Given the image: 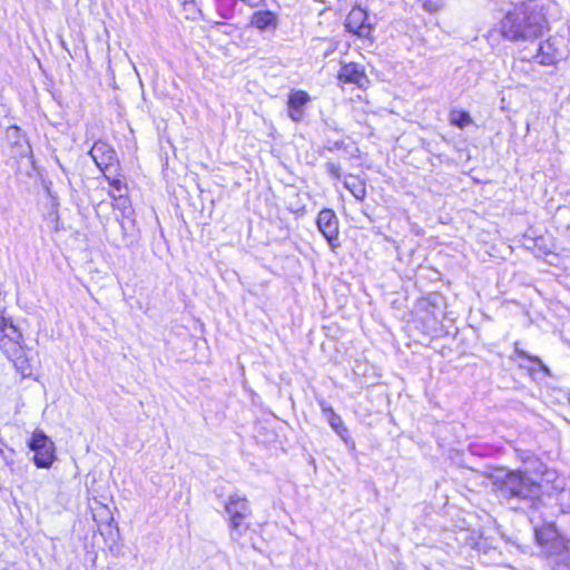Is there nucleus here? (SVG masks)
<instances>
[{"label": "nucleus", "mask_w": 570, "mask_h": 570, "mask_svg": "<svg viewBox=\"0 0 570 570\" xmlns=\"http://www.w3.org/2000/svg\"><path fill=\"white\" fill-rule=\"evenodd\" d=\"M549 30L544 9L524 1L514 4L500 21L502 37L511 41L538 38Z\"/></svg>", "instance_id": "f257e3e1"}, {"label": "nucleus", "mask_w": 570, "mask_h": 570, "mask_svg": "<svg viewBox=\"0 0 570 570\" xmlns=\"http://www.w3.org/2000/svg\"><path fill=\"white\" fill-rule=\"evenodd\" d=\"M534 541L540 548L543 559L563 562L570 552V538L557 525L556 522H543L534 527Z\"/></svg>", "instance_id": "f03ea898"}, {"label": "nucleus", "mask_w": 570, "mask_h": 570, "mask_svg": "<svg viewBox=\"0 0 570 570\" xmlns=\"http://www.w3.org/2000/svg\"><path fill=\"white\" fill-rule=\"evenodd\" d=\"M500 490L507 498L525 500L540 489V483L532 480L525 471H508L500 480Z\"/></svg>", "instance_id": "7ed1b4c3"}, {"label": "nucleus", "mask_w": 570, "mask_h": 570, "mask_svg": "<svg viewBox=\"0 0 570 570\" xmlns=\"http://www.w3.org/2000/svg\"><path fill=\"white\" fill-rule=\"evenodd\" d=\"M27 445L33 452L32 462L38 469H50L57 461L56 445L42 430H33Z\"/></svg>", "instance_id": "20e7f679"}, {"label": "nucleus", "mask_w": 570, "mask_h": 570, "mask_svg": "<svg viewBox=\"0 0 570 570\" xmlns=\"http://www.w3.org/2000/svg\"><path fill=\"white\" fill-rule=\"evenodd\" d=\"M336 80L341 87L350 85L361 91H366L372 87V80L365 67L356 61L342 62L336 73Z\"/></svg>", "instance_id": "39448f33"}, {"label": "nucleus", "mask_w": 570, "mask_h": 570, "mask_svg": "<svg viewBox=\"0 0 570 570\" xmlns=\"http://www.w3.org/2000/svg\"><path fill=\"white\" fill-rule=\"evenodd\" d=\"M315 224L318 232L325 238L330 249L336 253L341 247V240L340 218L335 210L328 207L322 208L315 217Z\"/></svg>", "instance_id": "423d86ee"}, {"label": "nucleus", "mask_w": 570, "mask_h": 570, "mask_svg": "<svg viewBox=\"0 0 570 570\" xmlns=\"http://www.w3.org/2000/svg\"><path fill=\"white\" fill-rule=\"evenodd\" d=\"M344 27L348 33L357 37L358 39L365 40L368 43H373L375 40L373 36L374 27L370 21L368 13L360 6H354L348 11L344 21Z\"/></svg>", "instance_id": "0eeeda50"}, {"label": "nucleus", "mask_w": 570, "mask_h": 570, "mask_svg": "<svg viewBox=\"0 0 570 570\" xmlns=\"http://www.w3.org/2000/svg\"><path fill=\"white\" fill-rule=\"evenodd\" d=\"M89 155L102 175H106V173L118 174L121 171V164L117 157L116 150L106 140H96L89 150Z\"/></svg>", "instance_id": "6e6552de"}, {"label": "nucleus", "mask_w": 570, "mask_h": 570, "mask_svg": "<svg viewBox=\"0 0 570 570\" xmlns=\"http://www.w3.org/2000/svg\"><path fill=\"white\" fill-rule=\"evenodd\" d=\"M1 350L12 362L16 370L22 377H29L32 374L31 361L27 355L24 347L14 336L1 343Z\"/></svg>", "instance_id": "1a4fd4ad"}, {"label": "nucleus", "mask_w": 570, "mask_h": 570, "mask_svg": "<svg viewBox=\"0 0 570 570\" xmlns=\"http://www.w3.org/2000/svg\"><path fill=\"white\" fill-rule=\"evenodd\" d=\"M563 51L556 37H548L540 42L534 58L541 66H556L562 60Z\"/></svg>", "instance_id": "9d476101"}, {"label": "nucleus", "mask_w": 570, "mask_h": 570, "mask_svg": "<svg viewBox=\"0 0 570 570\" xmlns=\"http://www.w3.org/2000/svg\"><path fill=\"white\" fill-rule=\"evenodd\" d=\"M311 101V96L307 91L297 89L292 90L287 97V115L288 117L299 122L304 118V107Z\"/></svg>", "instance_id": "9b49d317"}, {"label": "nucleus", "mask_w": 570, "mask_h": 570, "mask_svg": "<svg viewBox=\"0 0 570 570\" xmlns=\"http://www.w3.org/2000/svg\"><path fill=\"white\" fill-rule=\"evenodd\" d=\"M229 514V524L236 529L244 524L245 518L250 513L248 500L243 498H232L225 505Z\"/></svg>", "instance_id": "f8f14e48"}, {"label": "nucleus", "mask_w": 570, "mask_h": 570, "mask_svg": "<svg viewBox=\"0 0 570 570\" xmlns=\"http://www.w3.org/2000/svg\"><path fill=\"white\" fill-rule=\"evenodd\" d=\"M108 195L110 196L111 208L115 212H119V215L117 216L119 224L124 226L126 219H129L131 223H134V207L129 194L122 193L115 195L112 191H109Z\"/></svg>", "instance_id": "ddd939ff"}, {"label": "nucleus", "mask_w": 570, "mask_h": 570, "mask_svg": "<svg viewBox=\"0 0 570 570\" xmlns=\"http://www.w3.org/2000/svg\"><path fill=\"white\" fill-rule=\"evenodd\" d=\"M510 358L513 362L519 363L520 366L528 365L538 370L544 368L542 360L539 356L532 355L524 351L518 342L513 344V354L510 356Z\"/></svg>", "instance_id": "4468645a"}, {"label": "nucleus", "mask_w": 570, "mask_h": 570, "mask_svg": "<svg viewBox=\"0 0 570 570\" xmlns=\"http://www.w3.org/2000/svg\"><path fill=\"white\" fill-rule=\"evenodd\" d=\"M253 27L259 30H266L268 28H275L277 24L276 16L269 10L256 11L250 18Z\"/></svg>", "instance_id": "2eb2a0df"}, {"label": "nucleus", "mask_w": 570, "mask_h": 570, "mask_svg": "<svg viewBox=\"0 0 570 570\" xmlns=\"http://www.w3.org/2000/svg\"><path fill=\"white\" fill-rule=\"evenodd\" d=\"M344 187L358 200L366 197V181L360 176L348 175L344 181Z\"/></svg>", "instance_id": "dca6fc26"}, {"label": "nucleus", "mask_w": 570, "mask_h": 570, "mask_svg": "<svg viewBox=\"0 0 570 570\" xmlns=\"http://www.w3.org/2000/svg\"><path fill=\"white\" fill-rule=\"evenodd\" d=\"M449 121L450 125L460 129H463L473 124V119L468 111L456 109L450 111Z\"/></svg>", "instance_id": "f3484780"}, {"label": "nucleus", "mask_w": 570, "mask_h": 570, "mask_svg": "<svg viewBox=\"0 0 570 570\" xmlns=\"http://www.w3.org/2000/svg\"><path fill=\"white\" fill-rule=\"evenodd\" d=\"M12 336H17V338H19L21 335L18 333V330L12 322L6 318L2 312H0V344Z\"/></svg>", "instance_id": "a211bd4d"}, {"label": "nucleus", "mask_w": 570, "mask_h": 570, "mask_svg": "<svg viewBox=\"0 0 570 570\" xmlns=\"http://www.w3.org/2000/svg\"><path fill=\"white\" fill-rule=\"evenodd\" d=\"M104 178L108 181L111 190L110 191H125L128 193V185L125 181L124 176L120 174V171L117 174V177H111L109 173H106V175H102Z\"/></svg>", "instance_id": "6ab92c4d"}, {"label": "nucleus", "mask_w": 570, "mask_h": 570, "mask_svg": "<svg viewBox=\"0 0 570 570\" xmlns=\"http://www.w3.org/2000/svg\"><path fill=\"white\" fill-rule=\"evenodd\" d=\"M423 7L429 12H436L443 7V0H421Z\"/></svg>", "instance_id": "aec40b11"}, {"label": "nucleus", "mask_w": 570, "mask_h": 570, "mask_svg": "<svg viewBox=\"0 0 570 570\" xmlns=\"http://www.w3.org/2000/svg\"><path fill=\"white\" fill-rule=\"evenodd\" d=\"M326 170L335 179H341L343 176L342 169L338 166V164H336V163H333V161L326 163Z\"/></svg>", "instance_id": "412c9836"}, {"label": "nucleus", "mask_w": 570, "mask_h": 570, "mask_svg": "<svg viewBox=\"0 0 570 570\" xmlns=\"http://www.w3.org/2000/svg\"><path fill=\"white\" fill-rule=\"evenodd\" d=\"M356 99H357L358 101H361V102L365 104V105H368V104H370V101H368V99H367L366 97H363V96H360V95H358V96H356Z\"/></svg>", "instance_id": "4be33fe9"}, {"label": "nucleus", "mask_w": 570, "mask_h": 570, "mask_svg": "<svg viewBox=\"0 0 570 570\" xmlns=\"http://www.w3.org/2000/svg\"><path fill=\"white\" fill-rule=\"evenodd\" d=\"M567 401H568V404H569V406H570V392H569V393H568V395H567Z\"/></svg>", "instance_id": "5701e85b"}, {"label": "nucleus", "mask_w": 570, "mask_h": 570, "mask_svg": "<svg viewBox=\"0 0 570 570\" xmlns=\"http://www.w3.org/2000/svg\"><path fill=\"white\" fill-rule=\"evenodd\" d=\"M336 420L338 421L340 425H342V421L340 416H336Z\"/></svg>", "instance_id": "b1692460"}, {"label": "nucleus", "mask_w": 570, "mask_h": 570, "mask_svg": "<svg viewBox=\"0 0 570 570\" xmlns=\"http://www.w3.org/2000/svg\"><path fill=\"white\" fill-rule=\"evenodd\" d=\"M332 425L334 426V429H337L338 422H335V424L332 423Z\"/></svg>", "instance_id": "393cba45"}, {"label": "nucleus", "mask_w": 570, "mask_h": 570, "mask_svg": "<svg viewBox=\"0 0 570 570\" xmlns=\"http://www.w3.org/2000/svg\"><path fill=\"white\" fill-rule=\"evenodd\" d=\"M332 425L334 426V429H337L338 422H335V424L332 423Z\"/></svg>", "instance_id": "a878e982"}]
</instances>
